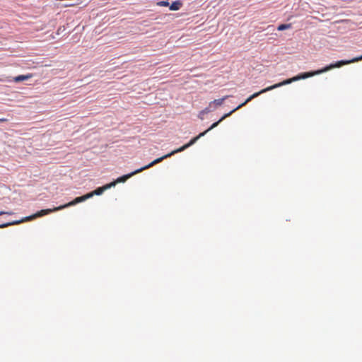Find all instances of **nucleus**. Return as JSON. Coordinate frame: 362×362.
<instances>
[{
	"mask_svg": "<svg viewBox=\"0 0 362 362\" xmlns=\"http://www.w3.org/2000/svg\"><path fill=\"white\" fill-rule=\"evenodd\" d=\"M264 93V89L261 90L259 92H257V93H253L252 95H251L250 97H248L246 100L245 102H243V103L240 104L237 107H235V109H233V110H231L230 112L227 113V114H225L218 122H214L208 129H206V131H204V132L202 133H200L198 136H195L194 138H193L192 139L190 140V141L189 143H187V144L181 146L180 148L176 149V150H174L172 152L160 157V158H158L156 160H154L153 161H152L151 163H150L148 165L144 166V167H142L129 174H127V175H123L122 177H118L115 181H114L113 182H115V185L117 183H119V182H124L127 181V179H129V177H131L132 175L136 174V173H139L141 171H143L144 170H146V169H148L152 166H153L154 165L161 162L163 159L165 158H169L171 156L177 153H179V152H181V151H183L184 150H185L186 148H187L188 147L191 146L192 145H193L199 138H201L202 136H204L208 132H209L210 130H211L212 129L215 128L216 127L218 126V124L221 122L223 121L224 119H226V117H228V116H230L231 114H233V112H235L236 110H239L240 108H241L242 107L245 106L247 103H249L250 101H251L252 99L257 98V96H259V95Z\"/></svg>",
	"mask_w": 362,
	"mask_h": 362,
	"instance_id": "f257e3e1",
	"label": "nucleus"
},
{
	"mask_svg": "<svg viewBox=\"0 0 362 362\" xmlns=\"http://www.w3.org/2000/svg\"><path fill=\"white\" fill-rule=\"evenodd\" d=\"M89 198H90V195H88V194H86L85 195H83L81 197H76L73 201H71V202H69L67 204H65L64 205H61V206H59L58 207H54V209H42V210H40V211L37 212L36 214H35L33 215H31V216H27V217H25L24 218H23L21 220L16 221H13L12 223H5V224H2V225L0 226V228H4V227H7L8 226L16 225V224H19V223H21L25 222V221H31V220H33V219H35V218H36L37 217H40V216L49 214H50L52 212L59 211V210L64 209L65 208H67V207L76 205V204H78L80 202H84V201L87 200Z\"/></svg>",
	"mask_w": 362,
	"mask_h": 362,
	"instance_id": "f03ea898",
	"label": "nucleus"
},
{
	"mask_svg": "<svg viewBox=\"0 0 362 362\" xmlns=\"http://www.w3.org/2000/svg\"><path fill=\"white\" fill-rule=\"evenodd\" d=\"M359 60H362V55L358 57L354 58V59H352L351 60H341V61H338V62H337L334 64H331L324 67L323 69L312 71V76H315V75H318V74H322V73H325V72L328 71H329V70H331V69H332L334 68H339L341 66L346 65V64H351V63H353V62H358Z\"/></svg>",
	"mask_w": 362,
	"mask_h": 362,
	"instance_id": "7ed1b4c3",
	"label": "nucleus"
},
{
	"mask_svg": "<svg viewBox=\"0 0 362 362\" xmlns=\"http://www.w3.org/2000/svg\"><path fill=\"white\" fill-rule=\"evenodd\" d=\"M115 186V182H110L109 184L105 185L103 187H98L96 189L93 190L88 193L90 195V198L93 197L94 195H100L102 194L105 190L110 189L112 187Z\"/></svg>",
	"mask_w": 362,
	"mask_h": 362,
	"instance_id": "20e7f679",
	"label": "nucleus"
},
{
	"mask_svg": "<svg viewBox=\"0 0 362 362\" xmlns=\"http://www.w3.org/2000/svg\"><path fill=\"white\" fill-rule=\"evenodd\" d=\"M228 98V96L226 95L222 98L214 100L209 103L208 107H209L210 109H211V107L213 105H214L216 107L221 106L223 104V103L225 101V100H226Z\"/></svg>",
	"mask_w": 362,
	"mask_h": 362,
	"instance_id": "39448f33",
	"label": "nucleus"
},
{
	"mask_svg": "<svg viewBox=\"0 0 362 362\" xmlns=\"http://www.w3.org/2000/svg\"><path fill=\"white\" fill-rule=\"evenodd\" d=\"M33 77L32 74H28L26 75H19L13 78V81L16 83H18L25 80H28Z\"/></svg>",
	"mask_w": 362,
	"mask_h": 362,
	"instance_id": "423d86ee",
	"label": "nucleus"
},
{
	"mask_svg": "<svg viewBox=\"0 0 362 362\" xmlns=\"http://www.w3.org/2000/svg\"><path fill=\"white\" fill-rule=\"evenodd\" d=\"M182 6V3L180 1H173L170 6V9L171 11H177Z\"/></svg>",
	"mask_w": 362,
	"mask_h": 362,
	"instance_id": "0eeeda50",
	"label": "nucleus"
},
{
	"mask_svg": "<svg viewBox=\"0 0 362 362\" xmlns=\"http://www.w3.org/2000/svg\"><path fill=\"white\" fill-rule=\"evenodd\" d=\"M211 111V109H210V107H206L204 110H202V111L199 112V118L202 119H203V117H202V116H203V115H204V114L209 113V112H210Z\"/></svg>",
	"mask_w": 362,
	"mask_h": 362,
	"instance_id": "6e6552de",
	"label": "nucleus"
},
{
	"mask_svg": "<svg viewBox=\"0 0 362 362\" xmlns=\"http://www.w3.org/2000/svg\"><path fill=\"white\" fill-rule=\"evenodd\" d=\"M291 27V25L289 24H281L278 27V30H284L286 29H288Z\"/></svg>",
	"mask_w": 362,
	"mask_h": 362,
	"instance_id": "1a4fd4ad",
	"label": "nucleus"
},
{
	"mask_svg": "<svg viewBox=\"0 0 362 362\" xmlns=\"http://www.w3.org/2000/svg\"><path fill=\"white\" fill-rule=\"evenodd\" d=\"M157 5L159 6H168L169 2L167 1H161L157 2Z\"/></svg>",
	"mask_w": 362,
	"mask_h": 362,
	"instance_id": "9d476101",
	"label": "nucleus"
},
{
	"mask_svg": "<svg viewBox=\"0 0 362 362\" xmlns=\"http://www.w3.org/2000/svg\"><path fill=\"white\" fill-rule=\"evenodd\" d=\"M3 214H13V212H6V211H0V216Z\"/></svg>",
	"mask_w": 362,
	"mask_h": 362,
	"instance_id": "9b49d317",
	"label": "nucleus"
},
{
	"mask_svg": "<svg viewBox=\"0 0 362 362\" xmlns=\"http://www.w3.org/2000/svg\"><path fill=\"white\" fill-rule=\"evenodd\" d=\"M6 121H8V119L6 118H0V122H6Z\"/></svg>",
	"mask_w": 362,
	"mask_h": 362,
	"instance_id": "f8f14e48",
	"label": "nucleus"
}]
</instances>
